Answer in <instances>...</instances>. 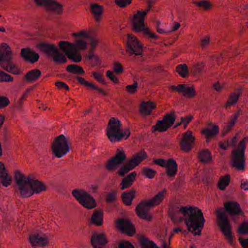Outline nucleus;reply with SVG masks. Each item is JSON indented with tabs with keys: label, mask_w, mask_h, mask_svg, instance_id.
<instances>
[{
	"label": "nucleus",
	"mask_w": 248,
	"mask_h": 248,
	"mask_svg": "<svg viewBox=\"0 0 248 248\" xmlns=\"http://www.w3.org/2000/svg\"><path fill=\"white\" fill-rule=\"evenodd\" d=\"M170 217L173 221L184 220L188 230L195 235H201V229L205 219L201 210L197 207L182 206L174 207L170 211Z\"/></svg>",
	"instance_id": "1"
},
{
	"label": "nucleus",
	"mask_w": 248,
	"mask_h": 248,
	"mask_svg": "<svg viewBox=\"0 0 248 248\" xmlns=\"http://www.w3.org/2000/svg\"><path fill=\"white\" fill-rule=\"evenodd\" d=\"M15 178L20 195L23 197H28L34 193H39L46 190V186L41 182L35 179L31 174L26 177L19 170H16Z\"/></svg>",
	"instance_id": "2"
},
{
	"label": "nucleus",
	"mask_w": 248,
	"mask_h": 248,
	"mask_svg": "<svg viewBox=\"0 0 248 248\" xmlns=\"http://www.w3.org/2000/svg\"><path fill=\"white\" fill-rule=\"evenodd\" d=\"M166 191V189L164 188L162 191L159 192L151 200L143 201L140 203L136 208L138 216L142 219L151 220L152 217L148 214L149 209L160 203L165 197Z\"/></svg>",
	"instance_id": "3"
},
{
	"label": "nucleus",
	"mask_w": 248,
	"mask_h": 248,
	"mask_svg": "<svg viewBox=\"0 0 248 248\" xmlns=\"http://www.w3.org/2000/svg\"><path fill=\"white\" fill-rule=\"evenodd\" d=\"M121 122L114 117L111 118L107 127V136L111 142H118L122 138L126 139L130 136V132L128 129L124 132L121 130Z\"/></svg>",
	"instance_id": "4"
},
{
	"label": "nucleus",
	"mask_w": 248,
	"mask_h": 248,
	"mask_svg": "<svg viewBox=\"0 0 248 248\" xmlns=\"http://www.w3.org/2000/svg\"><path fill=\"white\" fill-rule=\"evenodd\" d=\"M152 2V0H149L148 1L149 5L146 10L144 11H138L137 13L133 16L132 22L133 29L135 31H143L147 37L155 39L157 35L155 33L151 32L146 28L144 22V17L150 10L151 8V4Z\"/></svg>",
	"instance_id": "5"
},
{
	"label": "nucleus",
	"mask_w": 248,
	"mask_h": 248,
	"mask_svg": "<svg viewBox=\"0 0 248 248\" xmlns=\"http://www.w3.org/2000/svg\"><path fill=\"white\" fill-rule=\"evenodd\" d=\"M13 52L10 47L5 43L1 45L0 50V66L7 72L15 75H19L18 68L11 62Z\"/></svg>",
	"instance_id": "6"
},
{
	"label": "nucleus",
	"mask_w": 248,
	"mask_h": 248,
	"mask_svg": "<svg viewBox=\"0 0 248 248\" xmlns=\"http://www.w3.org/2000/svg\"><path fill=\"white\" fill-rule=\"evenodd\" d=\"M246 142L245 138L239 143L237 148L232 151V166L239 170H243L245 169Z\"/></svg>",
	"instance_id": "7"
},
{
	"label": "nucleus",
	"mask_w": 248,
	"mask_h": 248,
	"mask_svg": "<svg viewBox=\"0 0 248 248\" xmlns=\"http://www.w3.org/2000/svg\"><path fill=\"white\" fill-rule=\"evenodd\" d=\"M39 49L46 54L53 57L54 61L59 63H64L67 62L65 56L60 52L54 44L41 43L39 44Z\"/></svg>",
	"instance_id": "8"
},
{
	"label": "nucleus",
	"mask_w": 248,
	"mask_h": 248,
	"mask_svg": "<svg viewBox=\"0 0 248 248\" xmlns=\"http://www.w3.org/2000/svg\"><path fill=\"white\" fill-rule=\"evenodd\" d=\"M216 215L220 229L228 241L232 243V232L231 229V224L222 208H217Z\"/></svg>",
	"instance_id": "9"
},
{
	"label": "nucleus",
	"mask_w": 248,
	"mask_h": 248,
	"mask_svg": "<svg viewBox=\"0 0 248 248\" xmlns=\"http://www.w3.org/2000/svg\"><path fill=\"white\" fill-rule=\"evenodd\" d=\"M147 156V154L144 150H141L134 154L126 164L120 168L118 171L119 174L124 176L125 173L138 166Z\"/></svg>",
	"instance_id": "10"
},
{
	"label": "nucleus",
	"mask_w": 248,
	"mask_h": 248,
	"mask_svg": "<svg viewBox=\"0 0 248 248\" xmlns=\"http://www.w3.org/2000/svg\"><path fill=\"white\" fill-rule=\"evenodd\" d=\"M52 150L58 158L62 157L69 152L68 140L63 135H61L55 139L52 144Z\"/></svg>",
	"instance_id": "11"
},
{
	"label": "nucleus",
	"mask_w": 248,
	"mask_h": 248,
	"mask_svg": "<svg viewBox=\"0 0 248 248\" xmlns=\"http://www.w3.org/2000/svg\"><path fill=\"white\" fill-rule=\"evenodd\" d=\"M72 195L84 207L92 209L96 206V202L93 198L83 190L75 189L73 190Z\"/></svg>",
	"instance_id": "12"
},
{
	"label": "nucleus",
	"mask_w": 248,
	"mask_h": 248,
	"mask_svg": "<svg viewBox=\"0 0 248 248\" xmlns=\"http://www.w3.org/2000/svg\"><path fill=\"white\" fill-rule=\"evenodd\" d=\"M142 46L134 36L128 34L126 42V52L130 56H141L142 54Z\"/></svg>",
	"instance_id": "13"
},
{
	"label": "nucleus",
	"mask_w": 248,
	"mask_h": 248,
	"mask_svg": "<svg viewBox=\"0 0 248 248\" xmlns=\"http://www.w3.org/2000/svg\"><path fill=\"white\" fill-rule=\"evenodd\" d=\"M175 119V111L172 110L170 113H167L163 120L158 121L153 128L160 132L165 131L174 123Z\"/></svg>",
	"instance_id": "14"
},
{
	"label": "nucleus",
	"mask_w": 248,
	"mask_h": 248,
	"mask_svg": "<svg viewBox=\"0 0 248 248\" xmlns=\"http://www.w3.org/2000/svg\"><path fill=\"white\" fill-rule=\"evenodd\" d=\"M59 46L62 51L74 62H78L81 61V55L76 52V49H73V46L72 45V43L62 41L59 43Z\"/></svg>",
	"instance_id": "15"
},
{
	"label": "nucleus",
	"mask_w": 248,
	"mask_h": 248,
	"mask_svg": "<svg viewBox=\"0 0 248 248\" xmlns=\"http://www.w3.org/2000/svg\"><path fill=\"white\" fill-rule=\"evenodd\" d=\"M126 159V155L123 149H118L115 155L109 159L106 165L107 170L110 171L117 169Z\"/></svg>",
	"instance_id": "16"
},
{
	"label": "nucleus",
	"mask_w": 248,
	"mask_h": 248,
	"mask_svg": "<svg viewBox=\"0 0 248 248\" xmlns=\"http://www.w3.org/2000/svg\"><path fill=\"white\" fill-rule=\"evenodd\" d=\"M195 141V138L192 133L187 131L184 134L182 139L180 142V147L183 151L188 152L191 150Z\"/></svg>",
	"instance_id": "17"
},
{
	"label": "nucleus",
	"mask_w": 248,
	"mask_h": 248,
	"mask_svg": "<svg viewBox=\"0 0 248 248\" xmlns=\"http://www.w3.org/2000/svg\"><path fill=\"white\" fill-rule=\"evenodd\" d=\"M170 88L173 91L183 93L186 97L193 98L195 95V91L193 86L187 87L185 84H179L177 86L172 85Z\"/></svg>",
	"instance_id": "18"
},
{
	"label": "nucleus",
	"mask_w": 248,
	"mask_h": 248,
	"mask_svg": "<svg viewBox=\"0 0 248 248\" xmlns=\"http://www.w3.org/2000/svg\"><path fill=\"white\" fill-rule=\"evenodd\" d=\"M118 228L124 233H125L129 235H132L135 233V229L128 220L121 219L118 220L116 222Z\"/></svg>",
	"instance_id": "19"
},
{
	"label": "nucleus",
	"mask_w": 248,
	"mask_h": 248,
	"mask_svg": "<svg viewBox=\"0 0 248 248\" xmlns=\"http://www.w3.org/2000/svg\"><path fill=\"white\" fill-rule=\"evenodd\" d=\"M92 245L94 248H105L108 241L104 234L94 232L93 234L91 239Z\"/></svg>",
	"instance_id": "20"
},
{
	"label": "nucleus",
	"mask_w": 248,
	"mask_h": 248,
	"mask_svg": "<svg viewBox=\"0 0 248 248\" xmlns=\"http://www.w3.org/2000/svg\"><path fill=\"white\" fill-rule=\"evenodd\" d=\"M38 6H45L48 8L59 12L62 8V5L55 0H34Z\"/></svg>",
	"instance_id": "21"
},
{
	"label": "nucleus",
	"mask_w": 248,
	"mask_h": 248,
	"mask_svg": "<svg viewBox=\"0 0 248 248\" xmlns=\"http://www.w3.org/2000/svg\"><path fill=\"white\" fill-rule=\"evenodd\" d=\"M29 239L32 246H45L48 242L47 238L46 235L38 233L31 234Z\"/></svg>",
	"instance_id": "22"
},
{
	"label": "nucleus",
	"mask_w": 248,
	"mask_h": 248,
	"mask_svg": "<svg viewBox=\"0 0 248 248\" xmlns=\"http://www.w3.org/2000/svg\"><path fill=\"white\" fill-rule=\"evenodd\" d=\"M167 176L169 178H173L176 176L178 170V165L173 158H169L165 167Z\"/></svg>",
	"instance_id": "23"
},
{
	"label": "nucleus",
	"mask_w": 248,
	"mask_h": 248,
	"mask_svg": "<svg viewBox=\"0 0 248 248\" xmlns=\"http://www.w3.org/2000/svg\"><path fill=\"white\" fill-rule=\"evenodd\" d=\"M225 210L232 215H239L242 213L240 205L235 202L230 201L224 204Z\"/></svg>",
	"instance_id": "24"
},
{
	"label": "nucleus",
	"mask_w": 248,
	"mask_h": 248,
	"mask_svg": "<svg viewBox=\"0 0 248 248\" xmlns=\"http://www.w3.org/2000/svg\"><path fill=\"white\" fill-rule=\"evenodd\" d=\"M219 128L217 125L210 123L208 127L202 130V134L205 136L207 142H209L210 139L216 136L218 133Z\"/></svg>",
	"instance_id": "25"
},
{
	"label": "nucleus",
	"mask_w": 248,
	"mask_h": 248,
	"mask_svg": "<svg viewBox=\"0 0 248 248\" xmlns=\"http://www.w3.org/2000/svg\"><path fill=\"white\" fill-rule=\"evenodd\" d=\"M0 181L5 187L8 186L12 183V178L6 172L4 165L1 162H0Z\"/></svg>",
	"instance_id": "26"
},
{
	"label": "nucleus",
	"mask_w": 248,
	"mask_h": 248,
	"mask_svg": "<svg viewBox=\"0 0 248 248\" xmlns=\"http://www.w3.org/2000/svg\"><path fill=\"white\" fill-rule=\"evenodd\" d=\"M21 55L24 60L31 63L37 61L39 58L37 53L31 51L29 48H22L21 51Z\"/></svg>",
	"instance_id": "27"
},
{
	"label": "nucleus",
	"mask_w": 248,
	"mask_h": 248,
	"mask_svg": "<svg viewBox=\"0 0 248 248\" xmlns=\"http://www.w3.org/2000/svg\"><path fill=\"white\" fill-rule=\"evenodd\" d=\"M137 175L136 172L134 171L128 174L122 180L121 183V188L124 190L130 186L135 180V178Z\"/></svg>",
	"instance_id": "28"
},
{
	"label": "nucleus",
	"mask_w": 248,
	"mask_h": 248,
	"mask_svg": "<svg viewBox=\"0 0 248 248\" xmlns=\"http://www.w3.org/2000/svg\"><path fill=\"white\" fill-rule=\"evenodd\" d=\"M155 108V105L152 102H142L140 110V113L144 115H147L151 113L152 110Z\"/></svg>",
	"instance_id": "29"
},
{
	"label": "nucleus",
	"mask_w": 248,
	"mask_h": 248,
	"mask_svg": "<svg viewBox=\"0 0 248 248\" xmlns=\"http://www.w3.org/2000/svg\"><path fill=\"white\" fill-rule=\"evenodd\" d=\"M41 75V72L37 69H34L28 71L25 78L26 79L31 82H33L36 81Z\"/></svg>",
	"instance_id": "30"
},
{
	"label": "nucleus",
	"mask_w": 248,
	"mask_h": 248,
	"mask_svg": "<svg viewBox=\"0 0 248 248\" xmlns=\"http://www.w3.org/2000/svg\"><path fill=\"white\" fill-rule=\"evenodd\" d=\"M135 194V191L132 189L129 192H124L122 195V200L127 205H130L132 203Z\"/></svg>",
	"instance_id": "31"
},
{
	"label": "nucleus",
	"mask_w": 248,
	"mask_h": 248,
	"mask_svg": "<svg viewBox=\"0 0 248 248\" xmlns=\"http://www.w3.org/2000/svg\"><path fill=\"white\" fill-rule=\"evenodd\" d=\"M91 10L96 21H99L102 15L103 7L97 3L91 4Z\"/></svg>",
	"instance_id": "32"
},
{
	"label": "nucleus",
	"mask_w": 248,
	"mask_h": 248,
	"mask_svg": "<svg viewBox=\"0 0 248 248\" xmlns=\"http://www.w3.org/2000/svg\"><path fill=\"white\" fill-rule=\"evenodd\" d=\"M103 212L98 210H95L91 217L92 222L96 225H101L103 222Z\"/></svg>",
	"instance_id": "33"
},
{
	"label": "nucleus",
	"mask_w": 248,
	"mask_h": 248,
	"mask_svg": "<svg viewBox=\"0 0 248 248\" xmlns=\"http://www.w3.org/2000/svg\"><path fill=\"white\" fill-rule=\"evenodd\" d=\"M239 114L240 111H238L237 113L232 114L231 116L230 120V122L226 124L225 127L224 128L226 133L229 132L233 127L238 117L239 116Z\"/></svg>",
	"instance_id": "34"
},
{
	"label": "nucleus",
	"mask_w": 248,
	"mask_h": 248,
	"mask_svg": "<svg viewBox=\"0 0 248 248\" xmlns=\"http://www.w3.org/2000/svg\"><path fill=\"white\" fill-rule=\"evenodd\" d=\"M140 243L142 248H158V246L152 241H150L144 237H140Z\"/></svg>",
	"instance_id": "35"
},
{
	"label": "nucleus",
	"mask_w": 248,
	"mask_h": 248,
	"mask_svg": "<svg viewBox=\"0 0 248 248\" xmlns=\"http://www.w3.org/2000/svg\"><path fill=\"white\" fill-rule=\"evenodd\" d=\"M76 36L82 37L83 38H88L89 43L92 46V49L91 50L92 51L93 49L95 47L96 45L98 44V40L93 37H89L88 34L86 32L82 31L80 32H79L78 33L76 34Z\"/></svg>",
	"instance_id": "36"
},
{
	"label": "nucleus",
	"mask_w": 248,
	"mask_h": 248,
	"mask_svg": "<svg viewBox=\"0 0 248 248\" xmlns=\"http://www.w3.org/2000/svg\"><path fill=\"white\" fill-rule=\"evenodd\" d=\"M240 96V92L239 91H235L234 93L231 94L229 100L226 105V108L236 103L238 101V97Z\"/></svg>",
	"instance_id": "37"
},
{
	"label": "nucleus",
	"mask_w": 248,
	"mask_h": 248,
	"mask_svg": "<svg viewBox=\"0 0 248 248\" xmlns=\"http://www.w3.org/2000/svg\"><path fill=\"white\" fill-rule=\"evenodd\" d=\"M237 141V138L236 136L232 138L230 140H227L225 143L220 142L219 143V146L222 149L227 150L229 145L233 147H236V143Z\"/></svg>",
	"instance_id": "38"
},
{
	"label": "nucleus",
	"mask_w": 248,
	"mask_h": 248,
	"mask_svg": "<svg viewBox=\"0 0 248 248\" xmlns=\"http://www.w3.org/2000/svg\"><path fill=\"white\" fill-rule=\"evenodd\" d=\"M67 70L71 73L82 75L84 73L83 69L76 64H69L67 67Z\"/></svg>",
	"instance_id": "39"
},
{
	"label": "nucleus",
	"mask_w": 248,
	"mask_h": 248,
	"mask_svg": "<svg viewBox=\"0 0 248 248\" xmlns=\"http://www.w3.org/2000/svg\"><path fill=\"white\" fill-rule=\"evenodd\" d=\"M230 181V177L229 175L221 177L218 183V188L220 190H224L226 187L229 184Z\"/></svg>",
	"instance_id": "40"
},
{
	"label": "nucleus",
	"mask_w": 248,
	"mask_h": 248,
	"mask_svg": "<svg viewBox=\"0 0 248 248\" xmlns=\"http://www.w3.org/2000/svg\"><path fill=\"white\" fill-rule=\"evenodd\" d=\"M199 157L202 162L207 163L211 159V153L208 150L202 151L199 153Z\"/></svg>",
	"instance_id": "41"
},
{
	"label": "nucleus",
	"mask_w": 248,
	"mask_h": 248,
	"mask_svg": "<svg viewBox=\"0 0 248 248\" xmlns=\"http://www.w3.org/2000/svg\"><path fill=\"white\" fill-rule=\"evenodd\" d=\"M176 71L182 77H186L188 73L187 66L186 64H180L177 65Z\"/></svg>",
	"instance_id": "42"
},
{
	"label": "nucleus",
	"mask_w": 248,
	"mask_h": 248,
	"mask_svg": "<svg viewBox=\"0 0 248 248\" xmlns=\"http://www.w3.org/2000/svg\"><path fill=\"white\" fill-rule=\"evenodd\" d=\"M72 45L73 46V49H85L87 47V43L83 40H78L75 44L72 43Z\"/></svg>",
	"instance_id": "43"
},
{
	"label": "nucleus",
	"mask_w": 248,
	"mask_h": 248,
	"mask_svg": "<svg viewBox=\"0 0 248 248\" xmlns=\"http://www.w3.org/2000/svg\"><path fill=\"white\" fill-rule=\"evenodd\" d=\"M143 174L147 177L152 179L154 177L156 171L148 167H144L142 169Z\"/></svg>",
	"instance_id": "44"
},
{
	"label": "nucleus",
	"mask_w": 248,
	"mask_h": 248,
	"mask_svg": "<svg viewBox=\"0 0 248 248\" xmlns=\"http://www.w3.org/2000/svg\"><path fill=\"white\" fill-rule=\"evenodd\" d=\"M13 78L8 74L0 70V82H11Z\"/></svg>",
	"instance_id": "45"
},
{
	"label": "nucleus",
	"mask_w": 248,
	"mask_h": 248,
	"mask_svg": "<svg viewBox=\"0 0 248 248\" xmlns=\"http://www.w3.org/2000/svg\"><path fill=\"white\" fill-rule=\"evenodd\" d=\"M192 118L193 116L191 115H187L186 117H182L181 118V122L177 123L175 127H177V126L184 124H185V127H186L187 124L192 120Z\"/></svg>",
	"instance_id": "46"
},
{
	"label": "nucleus",
	"mask_w": 248,
	"mask_h": 248,
	"mask_svg": "<svg viewBox=\"0 0 248 248\" xmlns=\"http://www.w3.org/2000/svg\"><path fill=\"white\" fill-rule=\"evenodd\" d=\"M85 86L98 91L100 93L103 94L104 95H107V93L103 89L98 88L97 86L92 83H89L87 81Z\"/></svg>",
	"instance_id": "47"
},
{
	"label": "nucleus",
	"mask_w": 248,
	"mask_h": 248,
	"mask_svg": "<svg viewBox=\"0 0 248 248\" xmlns=\"http://www.w3.org/2000/svg\"><path fill=\"white\" fill-rule=\"evenodd\" d=\"M238 232L241 234L248 233V223L244 222L238 228Z\"/></svg>",
	"instance_id": "48"
},
{
	"label": "nucleus",
	"mask_w": 248,
	"mask_h": 248,
	"mask_svg": "<svg viewBox=\"0 0 248 248\" xmlns=\"http://www.w3.org/2000/svg\"><path fill=\"white\" fill-rule=\"evenodd\" d=\"M138 86V83L135 82L133 84L127 85L126 87V89L129 93H133L137 91Z\"/></svg>",
	"instance_id": "49"
},
{
	"label": "nucleus",
	"mask_w": 248,
	"mask_h": 248,
	"mask_svg": "<svg viewBox=\"0 0 248 248\" xmlns=\"http://www.w3.org/2000/svg\"><path fill=\"white\" fill-rule=\"evenodd\" d=\"M154 163L156 165L165 168L167 164L168 163V160L163 158H158L155 159L154 160Z\"/></svg>",
	"instance_id": "50"
},
{
	"label": "nucleus",
	"mask_w": 248,
	"mask_h": 248,
	"mask_svg": "<svg viewBox=\"0 0 248 248\" xmlns=\"http://www.w3.org/2000/svg\"><path fill=\"white\" fill-rule=\"evenodd\" d=\"M92 75L93 76L94 78L98 82L103 84L106 83L104 81V78L101 74L94 72L92 73Z\"/></svg>",
	"instance_id": "51"
},
{
	"label": "nucleus",
	"mask_w": 248,
	"mask_h": 248,
	"mask_svg": "<svg viewBox=\"0 0 248 248\" xmlns=\"http://www.w3.org/2000/svg\"><path fill=\"white\" fill-rule=\"evenodd\" d=\"M199 7H202L205 9H208L210 7V4L208 2L202 0L195 2Z\"/></svg>",
	"instance_id": "52"
},
{
	"label": "nucleus",
	"mask_w": 248,
	"mask_h": 248,
	"mask_svg": "<svg viewBox=\"0 0 248 248\" xmlns=\"http://www.w3.org/2000/svg\"><path fill=\"white\" fill-rule=\"evenodd\" d=\"M118 248H134V247L129 241H123L120 243Z\"/></svg>",
	"instance_id": "53"
},
{
	"label": "nucleus",
	"mask_w": 248,
	"mask_h": 248,
	"mask_svg": "<svg viewBox=\"0 0 248 248\" xmlns=\"http://www.w3.org/2000/svg\"><path fill=\"white\" fill-rule=\"evenodd\" d=\"M131 2V0H116L115 2L116 4L121 7H124L126 5L129 4Z\"/></svg>",
	"instance_id": "54"
},
{
	"label": "nucleus",
	"mask_w": 248,
	"mask_h": 248,
	"mask_svg": "<svg viewBox=\"0 0 248 248\" xmlns=\"http://www.w3.org/2000/svg\"><path fill=\"white\" fill-rule=\"evenodd\" d=\"M113 70L116 73H121L123 71V68L119 62H115L114 63Z\"/></svg>",
	"instance_id": "55"
},
{
	"label": "nucleus",
	"mask_w": 248,
	"mask_h": 248,
	"mask_svg": "<svg viewBox=\"0 0 248 248\" xmlns=\"http://www.w3.org/2000/svg\"><path fill=\"white\" fill-rule=\"evenodd\" d=\"M9 103V101L7 97L0 96V108L8 106Z\"/></svg>",
	"instance_id": "56"
},
{
	"label": "nucleus",
	"mask_w": 248,
	"mask_h": 248,
	"mask_svg": "<svg viewBox=\"0 0 248 248\" xmlns=\"http://www.w3.org/2000/svg\"><path fill=\"white\" fill-rule=\"evenodd\" d=\"M107 76L113 82L117 83L118 82L117 78L112 73L111 71L108 70L107 72Z\"/></svg>",
	"instance_id": "57"
},
{
	"label": "nucleus",
	"mask_w": 248,
	"mask_h": 248,
	"mask_svg": "<svg viewBox=\"0 0 248 248\" xmlns=\"http://www.w3.org/2000/svg\"><path fill=\"white\" fill-rule=\"evenodd\" d=\"M116 200V195L114 192L109 193L107 196V202H112Z\"/></svg>",
	"instance_id": "58"
},
{
	"label": "nucleus",
	"mask_w": 248,
	"mask_h": 248,
	"mask_svg": "<svg viewBox=\"0 0 248 248\" xmlns=\"http://www.w3.org/2000/svg\"><path fill=\"white\" fill-rule=\"evenodd\" d=\"M56 86L60 89H64L69 90V88L68 85L62 81H58L55 83Z\"/></svg>",
	"instance_id": "59"
},
{
	"label": "nucleus",
	"mask_w": 248,
	"mask_h": 248,
	"mask_svg": "<svg viewBox=\"0 0 248 248\" xmlns=\"http://www.w3.org/2000/svg\"><path fill=\"white\" fill-rule=\"evenodd\" d=\"M203 66L202 64H198L194 67V73L196 74H201L202 71Z\"/></svg>",
	"instance_id": "60"
},
{
	"label": "nucleus",
	"mask_w": 248,
	"mask_h": 248,
	"mask_svg": "<svg viewBox=\"0 0 248 248\" xmlns=\"http://www.w3.org/2000/svg\"><path fill=\"white\" fill-rule=\"evenodd\" d=\"M209 43V38L208 37H206L201 41V46L202 47H206Z\"/></svg>",
	"instance_id": "61"
},
{
	"label": "nucleus",
	"mask_w": 248,
	"mask_h": 248,
	"mask_svg": "<svg viewBox=\"0 0 248 248\" xmlns=\"http://www.w3.org/2000/svg\"><path fill=\"white\" fill-rule=\"evenodd\" d=\"M240 242L243 248H248V238L239 239Z\"/></svg>",
	"instance_id": "62"
},
{
	"label": "nucleus",
	"mask_w": 248,
	"mask_h": 248,
	"mask_svg": "<svg viewBox=\"0 0 248 248\" xmlns=\"http://www.w3.org/2000/svg\"><path fill=\"white\" fill-rule=\"evenodd\" d=\"M241 188L245 190H248V181L243 180L241 184Z\"/></svg>",
	"instance_id": "63"
},
{
	"label": "nucleus",
	"mask_w": 248,
	"mask_h": 248,
	"mask_svg": "<svg viewBox=\"0 0 248 248\" xmlns=\"http://www.w3.org/2000/svg\"><path fill=\"white\" fill-rule=\"evenodd\" d=\"M180 26V24L178 22H174L172 27L171 31H175L177 30Z\"/></svg>",
	"instance_id": "64"
}]
</instances>
